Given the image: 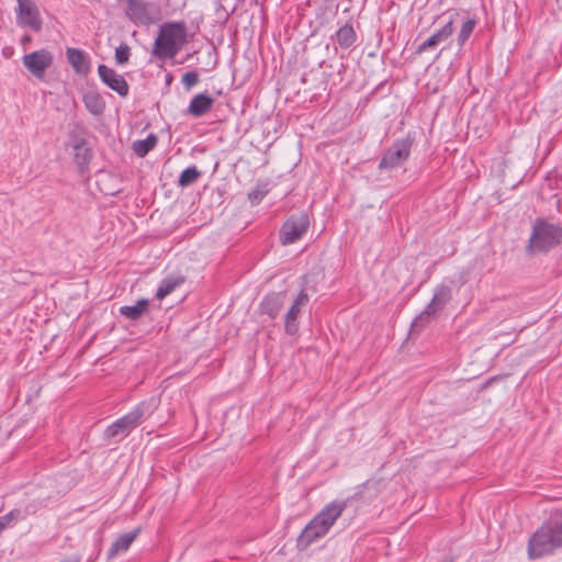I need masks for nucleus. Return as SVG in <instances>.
I'll list each match as a JSON object with an SVG mask.
<instances>
[{
    "mask_svg": "<svg viewBox=\"0 0 562 562\" xmlns=\"http://www.w3.org/2000/svg\"><path fill=\"white\" fill-rule=\"evenodd\" d=\"M345 507V502L335 501L327 504L302 530L297 546L306 549L316 540L325 537L341 516Z\"/></svg>",
    "mask_w": 562,
    "mask_h": 562,
    "instance_id": "obj_1",
    "label": "nucleus"
},
{
    "mask_svg": "<svg viewBox=\"0 0 562 562\" xmlns=\"http://www.w3.org/2000/svg\"><path fill=\"white\" fill-rule=\"evenodd\" d=\"M562 546V518L551 517L543 522L528 541V555L538 559Z\"/></svg>",
    "mask_w": 562,
    "mask_h": 562,
    "instance_id": "obj_2",
    "label": "nucleus"
},
{
    "mask_svg": "<svg viewBox=\"0 0 562 562\" xmlns=\"http://www.w3.org/2000/svg\"><path fill=\"white\" fill-rule=\"evenodd\" d=\"M186 42V32L179 23H166L160 26L153 54L159 59L173 58Z\"/></svg>",
    "mask_w": 562,
    "mask_h": 562,
    "instance_id": "obj_3",
    "label": "nucleus"
},
{
    "mask_svg": "<svg viewBox=\"0 0 562 562\" xmlns=\"http://www.w3.org/2000/svg\"><path fill=\"white\" fill-rule=\"evenodd\" d=\"M562 243V227L542 218L535 221L527 251L546 252Z\"/></svg>",
    "mask_w": 562,
    "mask_h": 562,
    "instance_id": "obj_4",
    "label": "nucleus"
},
{
    "mask_svg": "<svg viewBox=\"0 0 562 562\" xmlns=\"http://www.w3.org/2000/svg\"><path fill=\"white\" fill-rule=\"evenodd\" d=\"M452 297L451 288L446 284L438 285L431 301L426 305L424 311L413 321L412 330H422L429 322L430 318L436 316Z\"/></svg>",
    "mask_w": 562,
    "mask_h": 562,
    "instance_id": "obj_5",
    "label": "nucleus"
},
{
    "mask_svg": "<svg viewBox=\"0 0 562 562\" xmlns=\"http://www.w3.org/2000/svg\"><path fill=\"white\" fill-rule=\"evenodd\" d=\"M413 140L408 137L396 139L383 154L380 170H390L403 166L411 155Z\"/></svg>",
    "mask_w": 562,
    "mask_h": 562,
    "instance_id": "obj_6",
    "label": "nucleus"
},
{
    "mask_svg": "<svg viewBox=\"0 0 562 562\" xmlns=\"http://www.w3.org/2000/svg\"><path fill=\"white\" fill-rule=\"evenodd\" d=\"M16 22L20 26H27L35 32L42 30V18L40 10L33 0H18Z\"/></svg>",
    "mask_w": 562,
    "mask_h": 562,
    "instance_id": "obj_7",
    "label": "nucleus"
},
{
    "mask_svg": "<svg viewBox=\"0 0 562 562\" xmlns=\"http://www.w3.org/2000/svg\"><path fill=\"white\" fill-rule=\"evenodd\" d=\"M53 60V54L47 49L25 54L22 58L23 66L37 79L45 77V72L52 66Z\"/></svg>",
    "mask_w": 562,
    "mask_h": 562,
    "instance_id": "obj_8",
    "label": "nucleus"
},
{
    "mask_svg": "<svg viewBox=\"0 0 562 562\" xmlns=\"http://www.w3.org/2000/svg\"><path fill=\"white\" fill-rule=\"evenodd\" d=\"M308 217L305 214L291 216L280 229L282 245H290L301 239L308 228Z\"/></svg>",
    "mask_w": 562,
    "mask_h": 562,
    "instance_id": "obj_9",
    "label": "nucleus"
},
{
    "mask_svg": "<svg viewBox=\"0 0 562 562\" xmlns=\"http://www.w3.org/2000/svg\"><path fill=\"white\" fill-rule=\"evenodd\" d=\"M98 75L101 81L110 89L119 93V95L125 98L128 94V83L125 78L117 74L114 69L106 65H99Z\"/></svg>",
    "mask_w": 562,
    "mask_h": 562,
    "instance_id": "obj_10",
    "label": "nucleus"
},
{
    "mask_svg": "<svg viewBox=\"0 0 562 562\" xmlns=\"http://www.w3.org/2000/svg\"><path fill=\"white\" fill-rule=\"evenodd\" d=\"M308 301V295L307 293L302 290L296 299L294 300L292 306L290 307V310L288 311V313L285 314V331L289 334V335H294L296 334L297 329H299V323H297V317L301 313V307L303 305H305Z\"/></svg>",
    "mask_w": 562,
    "mask_h": 562,
    "instance_id": "obj_11",
    "label": "nucleus"
},
{
    "mask_svg": "<svg viewBox=\"0 0 562 562\" xmlns=\"http://www.w3.org/2000/svg\"><path fill=\"white\" fill-rule=\"evenodd\" d=\"M454 31L453 27V19L450 20L437 32H435L431 36L425 40L422 44L418 45L416 53L422 54L430 48L436 47L440 43L445 42L449 38Z\"/></svg>",
    "mask_w": 562,
    "mask_h": 562,
    "instance_id": "obj_12",
    "label": "nucleus"
},
{
    "mask_svg": "<svg viewBox=\"0 0 562 562\" xmlns=\"http://www.w3.org/2000/svg\"><path fill=\"white\" fill-rule=\"evenodd\" d=\"M140 528H136L135 530L131 532H126L123 535H120L111 544V548L108 552V558L113 559L114 557L126 552L131 544L134 542V540L139 536Z\"/></svg>",
    "mask_w": 562,
    "mask_h": 562,
    "instance_id": "obj_13",
    "label": "nucleus"
},
{
    "mask_svg": "<svg viewBox=\"0 0 562 562\" xmlns=\"http://www.w3.org/2000/svg\"><path fill=\"white\" fill-rule=\"evenodd\" d=\"M157 408V401L155 398H150L148 402H143L138 406L135 407L134 411L126 414L125 416L116 419L115 422H138L142 418H149L151 413Z\"/></svg>",
    "mask_w": 562,
    "mask_h": 562,
    "instance_id": "obj_14",
    "label": "nucleus"
},
{
    "mask_svg": "<svg viewBox=\"0 0 562 562\" xmlns=\"http://www.w3.org/2000/svg\"><path fill=\"white\" fill-rule=\"evenodd\" d=\"M213 104L214 99L212 97L206 93H199L191 99L188 112L195 117H200L207 113Z\"/></svg>",
    "mask_w": 562,
    "mask_h": 562,
    "instance_id": "obj_15",
    "label": "nucleus"
},
{
    "mask_svg": "<svg viewBox=\"0 0 562 562\" xmlns=\"http://www.w3.org/2000/svg\"><path fill=\"white\" fill-rule=\"evenodd\" d=\"M66 55L69 64L77 74L87 75L90 71V63L85 52L78 48H68Z\"/></svg>",
    "mask_w": 562,
    "mask_h": 562,
    "instance_id": "obj_16",
    "label": "nucleus"
},
{
    "mask_svg": "<svg viewBox=\"0 0 562 562\" xmlns=\"http://www.w3.org/2000/svg\"><path fill=\"white\" fill-rule=\"evenodd\" d=\"M284 293H272L265 297L261 303L262 313L276 318L284 304Z\"/></svg>",
    "mask_w": 562,
    "mask_h": 562,
    "instance_id": "obj_17",
    "label": "nucleus"
},
{
    "mask_svg": "<svg viewBox=\"0 0 562 562\" xmlns=\"http://www.w3.org/2000/svg\"><path fill=\"white\" fill-rule=\"evenodd\" d=\"M72 148H74V158L75 162L80 167L83 168L87 166L91 159V150L87 146V143L83 138H76L72 142Z\"/></svg>",
    "mask_w": 562,
    "mask_h": 562,
    "instance_id": "obj_18",
    "label": "nucleus"
},
{
    "mask_svg": "<svg viewBox=\"0 0 562 562\" xmlns=\"http://www.w3.org/2000/svg\"><path fill=\"white\" fill-rule=\"evenodd\" d=\"M148 310V301L143 299L134 305H125L120 308L121 315L128 319L136 321Z\"/></svg>",
    "mask_w": 562,
    "mask_h": 562,
    "instance_id": "obj_19",
    "label": "nucleus"
},
{
    "mask_svg": "<svg viewBox=\"0 0 562 562\" xmlns=\"http://www.w3.org/2000/svg\"><path fill=\"white\" fill-rule=\"evenodd\" d=\"M357 35L351 24L346 23L336 32V41L342 48L350 47L356 42Z\"/></svg>",
    "mask_w": 562,
    "mask_h": 562,
    "instance_id": "obj_20",
    "label": "nucleus"
},
{
    "mask_svg": "<svg viewBox=\"0 0 562 562\" xmlns=\"http://www.w3.org/2000/svg\"><path fill=\"white\" fill-rule=\"evenodd\" d=\"M157 136L155 134H149L144 139H138L133 143V150L134 153L139 156L144 157L146 156L151 149L155 148L157 144Z\"/></svg>",
    "mask_w": 562,
    "mask_h": 562,
    "instance_id": "obj_21",
    "label": "nucleus"
},
{
    "mask_svg": "<svg viewBox=\"0 0 562 562\" xmlns=\"http://www.w3.org/2000/svg\"><path fill=\"white\" fill-rule=\"evenodd\" d=\"M201 172L195 166L188 167L184 169L179 177L178 184L182 188L189 187L198 181Z\"/></svg>",
    "mask_w": 562,
    "mask_h": 562,
    "instance_id": "obj_22",
    "label": "nucleus"
},
{
    "mask_svg": "<svg viewBox=\"0 0 562 562\" xmlns=\"http://www.w3.org/2000/svg\"><path fill=\"white\" fill-rule=\"evenodd\" d=\"M182 283V279H164L157 289L156 297L162 300Z\"/></svg>",
    "mask_w": 562,
    "mask_h": 562,
    "instance_id": "obj_23",
    "label": "nucleus"
},
{
    "mask_svg": "<svg viewBox=\"0 0 562 562\" xmlns=\"http://www.w3.org/2000/svg\"><path fill=\"white\" fill-rule=\"evenodd\" d=\"M131 425L132 424H110L105 430V435L109 438L122 439L130 434Z\"/></svg>",
    "mask_w": 562,
    "mask_h": 562,
    "instance_id": "obj_24",
    "label": "nucleus"
},
{
    "mask_svg": "<svg viewBox=\"0 0 562 562\" xmlns=\"http://www.w3.org/2000/svg\"><path fill=\"white\" fill-rule=\"evenodd\" d=\"M83 101H85L87 109L92 114H95V115L101 114L104 110V103L101 101V99L98 94H94V93L86 94L83 98Z\"/></svg>",
    "mask_w": 562,
    "mask_h": 562,
    "instance_id": "obj_25",
    "label": "nucleus"
},
{
    "mask_svg": "<svg viewBox=\"0 0 562 562\" xmlns=\"http://www.w3.org/2000/svg\"><path fill=\"white\" fill-rule=\"evenodd\" d=\"M474 27H475V21L474 20L468 19L467 21L463 22V24L461 26V30H460V32L458 34V44L460 46H462L467 42V40L472 34Z\"/></svg>",
    "mask_w": 562,
    "mask_h": 562,
    "instance_id": "obj_26",
    "label": "nucleus"
},
{
    "mask_svg": "<svg viewBox=\"0 0 562 562\" xmlns=\"http://www.w3.org/2000/svg\"><path fill=\"white\" fill-rule=\"evenodd\" d=\"M131 55V48L126 44H121L115 49V61L119 65H124L128 61Z\"/></svg>",
    "mask_w": 562,
    "mask_h": 562,
    "instance_id": "obj_27",
    "label": "nucleus"
},
{
    "mask_svg": "<svg viewBox=\"0 0 562 562\" xmlns=\"http://www.w3.org/2000/svg\"><path fill=\"white\" fill-rule=\"evenodd\" d=\"M181 82L187 90L191 89L199 82V75L196 71H188L186 72L182 78Z\"/></svg>",
    "mask_w": 562,
    "mask_h": 562,
    "instance_id": "obj_28",
    "label": "nucleus"
},
{
    "mask_svg": "<svg viewBox=\"0 0 562 562\" xmlns=\"http://www.w3.org/2000/svg\"><path fill=\"white\" fill-rule=\"evenodd\" d=\"M248 196H249V200L251 201V203H258L263 198V193L258 190H255V191H251L248 194Z\"/></svg>",
    "mask_w": 562,
    "mask_h": 562,
    "instance_id": "obj_29",
    "label": "nucleus"
},
{
    "mask_svg": "<svg viewBox=\"0 0 562 562\" xmlns=\"http://www.w3.org/2000/svg\"><path fill=\"white\" fill-rule=\"evenodd\" d=\"M14 518V512H11L5 517H2V528H4L5 525H9L10 521Z\"/></svg>",
    "mask_w": 562,
    "mask_h": 562,
    "instance_id": "obj_30",
    "label": "nucleus"
},
{
    "mask_svg": "<svg viewBox=\"0 0 562 562\" xmlns=\"http://www.w3.org/2000/svg\"><path fill=\"white\" fill-rule=\"evenodd\" d=\"M239 412V408L238 407H232L227 413H226V418H231V417H234V415L236 413Z\"/></svg>",
    "mask_w": 562,
    "mask_h": 562,
    "instance_id": "obj_31",
    "label": "nucleus"
}]
</instances>
